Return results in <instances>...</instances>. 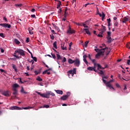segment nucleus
Masks as SVG:
<instances>
[{"mask_svg": "<svg viewBox=\"0 0 130 130\" xmlns=\"http://www.w3.org/2000/svg\"><path fill=\"white\" fill-rule=\"evenodd\" d=\"M32 59L34 60H35V61H37V58H36V57H34Z\"/></svg>", "mask_w": 130, "mask_h": 130, "instance_id": "nucleus-52", "label": "nucleus"}, {"mask_svg": "<svg viewBox=\"0 0 130 130\" xmlns=\"http://www.w3.org/2000/svg\"><path fill=\"white\" fill-rule=\"evenodd\" d=\"M19 82L20 83H21V84H23V82L22 81V79H21V78H19Z\"/></svg>", "mask_w": 130, "mask_h": 130, "instance_id": "nucleus-56", "label": "nucleus"}, {"mask_svg": "<svg viewBox=\"0 0 130 130\" xmlns=\"http://www.w3.org/2000/svg\"><path fill=\"white\" fill-rule=\"evenodd\" d=\"M57 2H58V3H57V9H59L60 8V6H61V2L58 1H57Z\"/></svg>", "mask_w": 130, "mask_h": 130, "instance_id": "nucleus-25", "label": "nucleus"}, {"mask_svg": "<svg viewBox=\"0 0 130 130\" xmlns=\"http://www.w3.org/2000/svg\"><path fill=\"white\" fill-rule=\"evenodd\" d=\"M116 86L117 87V88H120V86L119 85V84H118V83L116 84Z\"/></svg>", "mask_w": 130, "mask_h": 130, "instance_id": "nucleus-51", "label": "nucleus"}, {"mask_svg": "<svg viewBox=\"0 0 130 130\" xmlns=\"http://www.w3.org/2000/svg\"><path fill=\"white\" fill-rule=\"evenodd\" d=\"M62 61H63V62H66V61H67V58L64 57L63 58Z\"/></svg>", "mask_w": 130, "mask_h": 130, "instance_id": "nucleus-46", "label": "nucleus"}, {"mask_svg": "<svg viewBox=\"0 0 130 130\" xmlns=\"http://www.w3.org/2000/svg\"><path fill=\"white\" fill-rule=\"evenodd\" d=\"M66 20H67V18L66 17H64V18H63L62 21H66Z\"/></svg>", "mask_w": 130, "mask_h": 130, "instance_id": "nucleus-63", "label": "nucleus"}, {"mask_svg": "<svg viewBox=\"0 0 130 130\" xmlns=\"http://www.w3.org/2000/svg\"><path fill=\"white\" fill-rule=\"evenodd\" d=\"M34 108L33 107H26L24 108H22V109L19 107L17 106H13L9 108L10 110H21V109L28 110V109H32Z\"/></svg>", "mask_w": 130, "mask_h": 130, "instance_id": "nucleus-3", "label": "nucleus"}, {"mask_svg": "<svg viewBox=\"0 0 130 130\" xmlns=\"http://www.w3.org/2000/svg\"><path fill=\"white\" fill-rule=\"evenodd\" d=\"M68 62L70 64H73V63H74V62H75V60H73V59H72L71 58H69L68 59Z\"/></svg>", "mask_w": 130, "mask_h": 130, "instance_id": "nucleus-22", "label": "nucleus"}, {"mask_svg": "<svg viewBox=\"0 0 130 130\" xmlns=\"http://www.w3.org/2000/svg\"><path fill=\"white\" fill-rule=\"evenodd\" d=\"M91 61L94 64V67H98V70H104V69H106V68H107V65H106L105 67H102L101 65L96 63V59H92Z\"/></svg>", "mask_w": 130, "mask_h": 130, "instance_id": "nucleus-4", "label": "nucleus"}, {"mask_svg": "<svg viewBox=\"0 0 130 130\" xmlns=\"http://www.w3.org/2000/svg\"><path fill=\"white\" fill-rule=\"evenodd\" d=\"M31 18H36V16H35V15L33 14L31 15Z\"/></svg>", "mask_w": 130, "mask_h": 130, "instance_id": "nucleus-58", "label": "nucleus"}, {"mask_svg": "<svg viewBox=\"0 0 130 130\" xmlns=\"http://www.w3.org/2000/svg\"><path fill=\"white\" fill-rule=\"evenodd\" d=\"M61 48L62 50H67V47L64 46V43L61 44Z\"/></svg>", "mask_w": 130, "mask_h": 130, "instance_id": "nucleus-21", "label": "nucleus"}, {"mask_svg": "<svg viewBox=\"0 0 130 130\" xmlns=\"http://www.w3.org/2000/svg\"><path fill=\"white\" fill-rule=\"evenodd\" d=\"M37 81H39V82H42V79H41V78L39 76H38L37 78Z\"/></svg>", "mask_w": 130, "mask_h": 130, "instance_id": "nucleus-33", "label": "nucleus"}, {"mask_svg": "<svg viewBox=\"0 0 130 130\" xmlns=\"http://www.w3.org/2000/svg\"><path fill=\"white\" fill-rule=\"evenodd\" d=\"M98 14V15H99L100 17H102V21H103V19H104V18H105V14H104V13L102 12V13H99Z\"/></svg>", "mask_w": 130, "mask_h": 130, "instance_id": "nucleus-15", "label": "nucleus"}, {"mask_svg": "<svg viewBox=\"0 0 130 130\" xmlns=\"http://www.w3.org/2000/svg\"><path fill=\"white\" fill-rule=\"evenodd\" d=\"M67 33L68 34H74V33H76V31L74 29H72V28H71V26H69Z\"/></svg>", "mask_w": 130, "mask_h": 130, "instance_id": "nucleus-9", "label": "nucleus"}, {"mask_svg": "<svg viewBox=\"0 0 130 130\" xmlns=\"http://www.w3.org/2000/svg\"><path fill=\"white\" fill-rule=\"evenodd\" d=\"M96 68V67H95L94 66V67H88V68H87V70H88V71H94V72H96V70H95V69Z\"/></svg>", "mask_w": 130, "mask_h": 130, "instance_id": "nucleus-14", "label": "nucleus"}, {"mask_svg": "<svg viewBox=\"0 0 130 130\" xmlns=\"http://www.w3.org/2000/svg\"><path fill=\"white\" fill-rule=\"evenodd\" d=\"M2 95L9 97L10 96V91L8 90H5L2 92Z\"/></svg>", "mask_w": 130, "mask_h": 130, "instance_id": "nucleus-10", "label": "nucleus"}, {"mask_svg": "<svg viewBox=\"0 0 130 130\" xmlns=\"http://www.w3.org/2000/svg\"><path fill=\"white\" fill-rule=\"evenodd\" d=\"M51 55H52L53 58H54V59H55V58H56L55 55H54L52 53L51 54Z\"/></svg>", "mask_w": 130, "mask_h": 130, "instance_id": "nucleus-49", "label": "nucleus"}, {"mask_svg": "<svg viewBox=\"0 0 130 130\" xmlns=\"http://www.w3.org/2000/svg\"><path fill=\"white\" fill-rule=\"evenodd\" d=\"M22 6V4H16L15 5V6L16 7V8H20V7H21Z\"/></svg>", "mask_w": 130, "mask_h": 130, "instance_id": "nucleus-41", "label": "nucleus"}, {"mask_svg": "<svg viewBox=\"0 0 130 130\" xmlns=\"http://www.w3.org/2000/svg\"><path fill=\"white\" fill-rule=\"evenodd\" d=\"M26 42H27V43H28V42H29V39L28 38L26 39Z\"/></svg>", "mask_w": 130, "mask_h": 130, "instance_id": "nucleus-62", "label": "nucleus"}, {"mask_svg": "<svg viewBox=\"0 0 130 130\" xmlns=\"http://www.w3.org/2000/svg\"><path fill=\"white\" fill-rule=\"evenodd\" d=\"M20 92L22 94H27V92H26V91H25V90H24V88L23 87V86L21 87V90H20Z\"/></svg>", "mask_w": 130, "mask_h": 130, "instance_id": "nucleus-26", "label": "nucleus"}, {"mask_svg": "<svg viewBox=\"0 0 130 130\" xmlns=\"http://www.w3.org/2000/svg\"><path fill=\"white\" fill-rule=\"evenodd\" d=\"M107 34H108V36H111V32L108 31L107 32Z\"/></svg>", "mask_w": 130, "mask_h": 130, "instance_id": "nucleus-48", "label": "nucleus"}, {"mask_svg": "<svg viewBox=\"0 0 130 130\" xmlns=\"http://www.w3.org/2000/svg\"><path fill=\"white\" fill-rule=\"evenodd\" d=\"M129 59L127 60V63L128 66H129V62H130V56H129Z\"/></svg>", "mask_w": 130, "mask_h": 130, "instance_id": "nucleus-47", "label": "nucleus"}, {"mask_svg": "<svg viewBox=\"0 0 130 130\" xmlns=\"http://www.w3.org/2000/svg\"><path fill=\"white\" fill-rule=\"evenodd\" d=\"M52 25L56 29V30H59L58 27L56 26L54 24L52 23Z\"/></svg>", "mask_w": 130, "mask_h": 130, "instance_id": "nucleus-39", "label": "nucleus"}, {"mask_svg": "<svg viewBox=\"0 0 130 130\" xmlns=\"http://www.w3.org/2000/svg\"><path fill=\"white\" fill-rule=\"evenodd\" d=\"M12 68H13V69H14V70L15 72H17V68H16V66L13 64L12 66Z\"/></svg>", "mask_w": 130, "mask_h": 130, "instance_id": "nucleus-37", "label": "nucleus"}, {"mask_svg": "<svg viewBox=\"0 0 130 130\" xmlns=\"http://www.w3.org/2000/svg\"><path fill=\"white\" fill-rule=\"evenodd\" d=\"M55 91L57 93V94H59L60 95H62V94H63V92L62 91V90H55Z\"/></svg>", "mask_w": 130, "mask_h": 130, "instance_id": "nucleus-19", "label": "nucleus"}, {"mask_svg": "<svg viewBox=\"0 0 130 130\" xmlns=\"http://www.w3.org/2000/svg\"><path fill=\"white\" fill-rule=\"evenodd\" d=\"M77 2V0H73V1L72 2V4H76Z\"/></svg>", "mask_w": 130, "mask_h": 130, "instance_id": "nucleus-61", "label": "nucleus"}, {"mask_svg": "<svg viewBox=\"0 0 130 130\" xmlns=\"http://www.w3.org/2000/svg\"><path fill=\"white\" fill-rule=\"evenodd\" d=\"M112 82H113V80H111L108 82L107 81V82H106L105 84L106 85V87H108L110 89V90L112 89L114 91L115 89H114V88H113V87L112 86V85L110 84V83H112Z\"/></svg>", "mask_w": 130, "mask_h": 130, "instance_id": "nucleus-6", "label": "nucleus"}, {"mask_svg": "<svg viewBox=\"0 0 130 130\" xmlns=\"http://www.w3.org/2000/svg\"><path fill=\"white\" fill-rule=\"evenodd\" d=\"M88 23H89V21H86L85 23H82V26H83L84 28H88V25H87Z\"/></svg>", "mask_w": 130, "mask_h": 130, "instance_id": "nucleus-23", "label": "nucleus"}, {"mask_svg": "<svg viewBox=\"0 0 130 130\" xmlns=\"http://www.w3.org/2000/svg\"><path fill=\"white\" fill-rule=\"evenodd\" d=\"M14 91L13 93V96L12 98H13L14 99H15V98H16L17 96V95L18 94V91L17 90H14Z\"/></svg>", "mask_w": 130, "mask_h": 130, "instance_id": "nucleus-16", "label": "nucleus"}, {"mask_svg": "<svg viewBox=\"0 0 130 130\" xmlns=\"http://www.w3.org/2000/svg\"><path fill=\"white\" fill-rule=\"evenodd\" d=\"M94 50L96 51V52H98V54L95 55L96 58H99L101 55H104L105 52H106L107 55L109 53V52H108V48L106 47L102 49L95 48L94 49Z\"/></svg>", "mask_w": 130, "mask_h": 130, "instance_id": "nucleus-1", "label": "nucleus"}, {"mask_svg": "<svg viewBox=\"0 0 130 130\" xmlns=\"http://www.w3.org/2000/svg\"><path fill=\"white\" fill-rule=\"evenodd\" d=\"M3 19L4 21H5L6 22H8V19H7V18L6 17H4Z\"/></svg>", "mask_w": 130, "mask_h": 130, "instance_id": "nucleus-54", "label": "nucleus"}, {"mask_svg": "<svg viewBox=\"0 0 130 130\" xmlns=\"http://www.w3.org/2000/svg\"><path fill=\"white\" fill-rule=\"evenodd\" d=\"M98 74H100V75H103V76H104V72H103V71L100 70L99 72H98Z\"/></svg>", "mask_w": 130, "mask_h": 130, "instance_id": "nucleus-30", "label": "nucleus"}, {"mask_svg": "<svg viewBox=\"0 0 130 130\" xmlns=\"http://www.w3.org/2000/svg\"><path fill=\"white\" fill-rule=\"evenodd\" d=\"M13 56H14V57H16V58H21V56H18L17 55H14Z\"/></svg>", "mask_w": 130, "mask_h": 130, "instance_id": "nucleus-43", "label": "nucleus"}, {"mask_svg": "<svg viewBox=\"0 0 130 130\" xmlns=\"http://www.w3.org/2000/svg\"><path fill=\"white\" fill-rule=\"evenodd\" d=\"M127 21H128V18L126 17H125L123 19V23H126V22H127Z\"/></svg>", "mask_w": 130, "mask_h": 130, "instance_id": "nucleus-27", "label": "nucleus"}, {"mask_svg": "<svg viewBox=\"0 0 130 130\" xmlns=\"http://www.w3.org/2000/svg\"><path fill=\"white\" fill-rule=\"evenodd\" d=\"M19 87H20V85H19V84H16V83L14 84L12 86L13 91L17 90V88H19Z\"/></svg>", "mask_w": 130, "mask_h": 130, "instance_id": "nucleus-12", "label": "nucleus"}, {"mask_svg": "<svg viewBox=\"0 0 130 130\" xmlns=\"http://www.w3.org/2000/svg\"><path fill=\"white\" fill-rule=\"evenodd\" d=\"M62 10H61V8H59V10L58 11V13H61Z\"/></svg>", "mask_w": 130, "mask_h": 130, "instance_id": "nucleus-55", "label": "nucleus"}, {"mask_svg": "<svg viewBox=\"0 0 130 130\" xmlns=\"http://www.w3.org/2000/svg\"><path fill=\"white\" fill-rule=\"evenodd\" d=\"M29 62H31L32 64H34V60H31V61H29Z\"/></svg>", "mask_w": 130, "mask_h": 130, "instance_id": "nucleus-59", "label": "nucleus"}, {"mask_svg": "<svg viewBox=\"0 0 130 130\" xmlns=\"http://www.w3.org/2000/svg\"><path fill=\"white\" fill-rule=\"evenodd\" d=\"M34 68H35L34 65L32 64L31 67L30 68V71H32L33 69H34Z\"/></svg>", "mask_w": 130, "mask_h": 130, "instance_id": "nucleus-50", "label": "nucleus"}, {"mask_svg": "<svg viewBox=\"0 0 130 130\" xmlns=\"http://www.w3.org/2000/svg\"><path fill=\"white\" fill-rule=\"evenodd\" d=\"M75 74H76V68H74L73 70H70L68 71V76L69 77V78L71 75L72 77H74V75H75Z\"/></svg>", "mask_w": 130, "mask_h": 130, "instance_id": "nucleus-8", "label": "nucleus"}, {"mask_svg": "<svg viewBox=\"0 0 130 130\" xmlns=\"http://www.w3.org/2000/svg\"><path fill=\"white\" fill-rule=\"evenodd\" d=\"M86 58H87V55H83V61L85 62L86 64H88V61H87V59H86Z\"/></svg>", "mask_w": 130, "mask_h": 130, "instance_id": "nucleus-20", "label": "nucleus"}, {"mask_svg": "<svg viewBox=\"0 0 130 130\" xmlns=\"http://www.w3.org/2000/svg\"><path fill=\"white\" fill-rule=\"evenodd\" d=\"M14 42L16 44H20V41H19L17 39H14Z\"/></svg>", "mask_w": 130, "mask_h": 130, "instance_id": "nucleus-32", "label": "nucleus"}, {"mask_svg": "<svg viewBox=\"0 0 130 130\" xmlns=\"http://www.w3.org/2000/svg\"><path fill=\"white\" fill-rule=\"evenodd\" d=\"M88 58H89V59L90 60H92V58L91 57V55L90 54H89L88 55Z\"/></svg>", "mask_w": 130, "mask_h": 130, "instance_id": "nucleus-53", "label": "nucleus"}, {"mask_svg": "<svg viewBox=\"0 0 130 130\" xmlns=\"http://www.w3.org/2000/svg\"><path fill=\"white\" fill-rule=\"evenodd\" d=\"M70 95H71V92H68L67 96H68V97H69L70 96Z\"/></svg>", "mask_w": 130, "mask_h": 130, "instance_id": "nucleus-57", "label": "nucleus"}, {"mask_svg": "<svg viewBox=\"0 0 130 130\" xmlns=\"http://www.w3.org/2000/svg\"><path fill=\"white\" fill-rule=\"evenodd\" d=\"M68 15H69V13H68V12L65 11L64 14V17H65V18H67V16H68Z\"/></svg>", "mask_w": 130, "mask_h": 130, "instance_id": "nucleus-35", "label": "nucleus"}, {"mask_svg": "<svg viewBox=\"0 0 130 130\" xmlns=\"http://www.w3.org/2000/svg\"><path fill=\"white\" fill-rule=\"evenodd\" d=\"M28 32L29 33V34H30V35H32V34H34L33 31H32V30H33V27H29L28 28Z\"/></svg>", "mask_w": 130, "mask_h": 130, "instance_id": "nucleus-18", "label": "nucleus"}, {"mask_svg": "<svg viewBox=\"0 0 130 130\" xmlns=\"http://www.w3.org/2000/svg\"><path fill=\"white\" fill-rule=\"evenodd\" d=\"M88 43H89V41H86L83 45V46H84V47H87V46H88Z\"/></svg>", "mask_w": 130, "mask_h": 130, "instance_id": "nucleus-31", "label": "nucleus"}, {"mask_svg": "<svg viewBox=\"0 0 130 130\" xmlns=\"http://www.w3.org/2000/svg\"><path fill=\"white\" fill-rule=\"evenodd\" d=\"M35 75H39V74H40V71H35Z\"/></svg>", "mask_w": 130, "mask_h": 130, "instance_id": "nucleus-40", "label": "nucleus"}, {"mask_svg": "<svg viewBox=\"0 0 130 130\" xmlns=\"http://www.w3.org/2000/svg\"><path fill=\"white\" fill-rule=\"evenodd\" d=\"M102 78L103 82L104 83V84H105L107 82L105 79H107L108 77L105 76L104 74V75H102Z\"/></svg>", "mask_w": 130, "mask_h": 130, "instance_id": "nucleus-17", "label": "nucleus"}, {"mask_svg": "<svg viewBox=\"0 0 130 130\" xmlns=\"http://www.w3.org/2000/svg\"><path fill=\"white\" fill-rule=\"evenodd\" d=\"M56 55L57 59H61V57H60V55H59V54H57Z\"/></svg>", "mask_w": 130, "mask_h": 130, "instance_id": "nucleus-36", "label": "nucleus"}, {"mask_svg": "<svg viewBox=\"0 0 130 130\" xmlns=\"http://www.w3.org/2000/svg\"><path fill=\"white\" fill-rule=\"evenodd\" d=\"M1 37H2L3 38H5V35H4V34L1 33L0 34Z\"/></svg>", "mask_w": 130, "mask_h": 130, "instance_id": "nucleus-44", "label": "nucleus"}, {"mask_svg": "<svg viewBox=\"0 0 130 130\" xmlns=\"http://www.w3.org/2000/svg\"><path fill=\"white\" fill-rule=\"evenodd\" d=\"M102 27H103V29H102L101 30V32H102V33H104L105 31H106V27H105V26H103V25H102Z\"/></svg>", "mask_w": 130, "mask_h": 130, "instance_id": "nucleus-29", "label": "nucleus"}, {"mask_svg": "<svg viewBox=\"0 0 130 130\" xmlns=\"http://www.w3.org/2000/svg\"><path fill=\"white\" fill-rule=\"evenodd\" d=\"M16 53H18V54H20V55H21L22 56H25V51L22 49L16 50L14 54H16Z\"/></svg>", "mask_w": 130, "mask_h": 130, "instance_id": "nucleus-5", "label": "nucleus"}, {"mask_svg": "<svg viewBox=\"0 0 130 130\" xmlns=\"http://www.w3.org/2000/svg\"><path fill=\"white\" fill-rule=\"evenodd\" d=\"M68 98H69V95H65L64 96H62V97H61L60 99L61 100H66V99H68Z\"/></svg>", "mask_w": 130, "mask_h": 130, "instance_id": "nucleus-24", "label": "nucleus"}, {"mask_svg": "<svg viewBox=\"0 0 130 130\" xmlns=\"http://www.w3.org/2000/svg\"><path fill=\"white\" fill-rule=\"evenodd\" d=\"M103 47H105V44H102V46H100V48H102Z\"/></svg>", "mask_w": 130, "mask_h": 130, "instance_id": "nucleus-60", "label": "nucleus"}, {"mask_svg": "<svg viewBox=\"0 0 130 130\" xmlns=\"http://www.w3.org/2000/svg\"><path fill=\"white\" fill-rule=\"evenodd\" d=\"M82 32H86V34H88V35H91V33L90 32V31H89V29L88 28H84L82 30Z\"/></svg>", "mask_w": 130, "mask_h": 130, "instance_id": "nucleus-13", "label": "nucleus"}, {"mask_svg": "<svg viewBox=\"0 0 130 130\" xmlns=\"http://www.w3.org/2000/svg\"><path fill=\"white\" fill-rule=\"evenodd\" d=\"M102 34H103V32L102 31L99 33V34L98 35V37H103Z\"/></svg>", "mask_w": 130, "mask_h": 130, "instance_id": "nucleus-34", "label": "nucleus"}, {"mask_svg": "<svg viewBox=\"0 0 130 130\" xmlns=\"http://www.w3.org/2000/svg\"><path fill=\"white\" fill-rule=\"evenodd\" d=\"M48 71H52V68H49V69L44 71L43 72V74L45 75V74H46V73H47L48 72Z\"/></svg>", "mask_w": 130, "mask_h": 130, "instance_id": "nucleus-28", "label": "nucleus"}, {"mask_svg": "<svg viewBox=\"0 0 130 130\" xmlns=\"http://www.w3.org/2000/svg\"><path fill=\"white\" fill-rule=\"evenodd\" d=\"M0 26L4 27V28H11V24L8 23H1L0 24Z\"/></svg>", "mask_w": 130, "mask_h": 130, "instance_id": "nucleus-11", "label": "nucleus"}, {"mask_svg": "<svg viewBox=\"0 0 130 130\" xmlns=\"http://www.w3.org/2000/svg\"><path fill=\"white\" fill-rule=\"evenodd\" d=\"M74 65L75 67H77V68H79L80 66H81V61L80 60V59L76 58L74 60Z\"/></svg>", "mask_w": 130, "mask_h": 130, "instance_id": "nucleus-7", "label": "nucleus"}, {"mask_svg": "<svg viewBox=\"0 0 130 130\" xmlns=\"http://www.w3.org/2000/svg\"><path fill=\"white\" fill-rule=\"evenodd\" d=\"M36 93L38 94V95H40V96L43 97V98H49L50 95L51 96H55V94L50 91H47L46 93H41L38 91H36Z\"/></svg>", "mask_w": 130, "mask_h": 130, "instance_id": "nucleus-2", "label": "nucleus"}, {"mask_svg": "<svg viewBox=\"0 0 130 130\" xmlns=\"http://www.w3.org/2000/svg\"><path fill=\"white\" fill-rule=\"evenodd\" d=\"M43 107L45 108H49V105H44Z\"/></svg>", "mask_w": 130, "mask_h": 130, "instance_id": "nucleus-42", "label": "nucleus"}, {"mask_svg": "<svg viewBox=\"0 0 130 130\" xmlns=\"http://www.w3.org/2000/svg\"><path fill=\"white\" fill-rule=\"evenodd\" d=\"M31 12H35V9L33 8L31 9Z\"/></svg>", "mask_w": 130, "mask_h": 130, "instance_id": "nucleus-64", "label": "nucleus"}, {"mask_svg": "<svg viewBox=\"0 0 130 130\" xmlns=\"http://www.w3.org/2000/svg\"><path fill=\"white\" fill-rule=\"evenodd\" d=\"M53 47H54V48H57V47L56 46V42H54Z\"/></svg>", "mask_w": 130, "mask_h": 130, "instance_id": "nucleus-38", "label": "nucleus"}, {"mask_svg": "<svg viewBox=\"0 0 130 130\" xmlns=\"http://www.w3.org/2000/svg\"><path fill=\"white\" fill-rule=\"evenodd\" d=\"M114 27H117L118 26V23L115 22L114 24Z\"/></svg>", "mask_w": 130, "mask_h": 130, "instance_id": "nucleus-45", "label": "nucleus"}]
</instances>
